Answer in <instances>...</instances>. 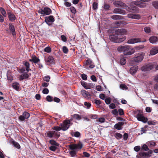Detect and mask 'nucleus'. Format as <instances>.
Listing matches in <instances>:
<instances>
[{"mask_svg": "<svg viewBox=\"0 0 158 158\" xmlns=\"http://www.w3.org/2000/svg\"><path fill=\"white\" fill-rule=\"evenodd\" d=\"M124 124V123L122 122H120L116 124L114 126V127L116 129L118 130H121L123 128L122 126Z\"/></svg>", "mask_w": 158, "mask_h": 158, "instance_id": "f3484780", "label": "nucleus"}, {"mask_svg": "<svg viewBox=\"0 0 158 158\" xmlns=\"http://www.w3.org/2000/svg\"><path fill=\"white\" fill-rule=\"evenodd\" d=\"M29 77V75L27 73H25L24 74H21L19 77V80L20 81L22 80L28 78Z\"/></svg>", "mask_w": 158, "mask_h": 158, "instance_id": "bb28decb", "label": "nucleus"}, {"mask_svg": "<svg viewBox=\"0 0 158 158\" xmlns=\"http://www.w3.org/2000/svg\"><path fill=\"white\" fill-rule=\"evenodd\" d=\"M117 50L120 52H123L124 55H131L134 52V49L128 45H124L119 46Z\"/></svg>", "mask_w": 158, "mask_h": 158, "instance_id": "f03ea898", "label": "nucleus"}, {"mask_svg": "<svg viewBox=\"0 0 158 158\" xmlns=\"http://www.w3.org/2000/svg\"><path fill=\"white\" fill-rule=\"evenodd\" d=\"M50 143L52 145H54L56 146L58 145V144L54 140H50Z\"/></svg>", "mask_w": 158, "mask_h": 158, "instance_id": "09e8293b", "label": "nucleus"}, {"mask_svg": "<svg viewBox=\"0 0 158 158\" xmlns=\"http://www.w3.org/2000/svg\"><path fill=\"white\" fill-rule=\"evenodd\" d=\"M70 121L69 120L64 121L63 124L61 126L62 130L63 131L67 130L69 127Z\"/></svg>", "mask_w": 158, "mask_h": 158, "instance_id": "6e6552de", "label": "nucleus"}, {"mask_svg": "<svg viewBox=\"0 0 158 158\" xmlns=\"http://www.w3.org/2000/svg\"><path fill=\"white\" fill-rule=\"evenodd\" d=\"M12 143L14 145L15 147L16 148L18 149H19L20 148V146L18 142L15 141H12Z\"/></svg>", "mask_w": 158, "mask_h": 158, "instance_id": "c9c22d12", "label": "nucleus"}, {"mask_svg": "<svg viewBox=\"0 0 158 158\" xmlns=\"http://www.w3.org/2000/svg\"><path fill=\"white\" fill-rule=\"evenodd\" d=\"M94 102L98 105H100L101 103V102L100 100L97 99L94 100Z\"/></svg>", "mask_w": 158, "mask_h": 158, "instance_id": "864d4df0", "label": "nucleus"}, {"mask_svg": "<svg viewBox=\"0 0 158 158\" xmlns=\"http://www.w3.org/2000/svg\"><path fill=\"white\" fill-rule=\"evenodd\" d=\"M111 98H110L109 97L105 99V102L106 104H109L111 102Z\"/></svg>", "mask_w": 158, "mask_h": 158, "instance_id": "49530a36", "label": "nucleus"}, {"mask_svg": "<svg viewBox=\"0 0 158 158\" xmlns=\"http://www.w3.org/2000/svg\"><path fill=\"white\" fill-rule=\"evenodd\" d=\"M44 51L47 53H50L51 51V48L50 47H47L45 48Z\"/></svg>", "mask_w": 158, "mask_h": 158, "instance_id": "de8ad7c7", "label": "nucleus"}, {"mask_svg": "<svg viewBox=\"0 0 158 158\" xmlns=\"http://www.w3.org/2000/svg\"><path fill=\"white\" fill-rule=\"evenodd\" d=\"M142 150L145 151H148L147 152H140L139 155L141 157H145L149 158L151 157L152 154L153 153V151L151 150H149V148L148 146L146 144H143L142 146V148L141 149V151H142Z\"/></svg>", "mask_w": 158, "mask_h": 158, "instance_id": "7ed1b4c3", "label": "nucleus"}, {"mask_svg": "<svg viewBox=\"0 0 158 158\" xmlns=\"http://www.w3.org/2000/svg\"><path fill=\"white\" fill-rule=\"evenodd\" d=\"M46 61L50 64H54L55 61L54 58L52 56H49L47 59Z\"/></svg>", "mask_w": 158, "mask_h": 158, "instance_id": "412c9836", "label": "nucleus"}, {"mask_svg": "<svg viewBox=\"0 0 158 158\" xmlns=\"http://www.w3.org/2000/svg\"><path fill=\"white\" fill-rule=\"evenodd\" d=\"M120 63L121 65H124L126 63V60L125 57H121Z\"/></svg>", "mask_w": 158, "mask_h": 158, "instance_id": "f704fd0d", "label": "nucleus"}, {"mask_svg": "<svg viewBox=\"0 0 158 158\" xmlns=\"http://www.w3.org/2000/svg\"><path fill=\"white\" fill-rule=\"evenodd\" d=\"M49 90L47 88H45L43 89L42 93L44 94H47L49 93Z\"/></svg>", "mask_w": 158, "mask_h": 158, "instance_id": "680f3d73", "label": "nucleus"}, {"mask_svg": "<svg viewBox=\"0 0 158 158\" xmlns=\"http://www.w3.org/2000/svg\"><path fill=\"white\" fill-rule=\"evenodd\" d=\"M81 77L84 80H86L87 79V76L85 74H82L81 75Z\"/></svg>", "mask_w": 158, "mask_h": 158, "instance_id": "6e6d98bb", "label": "nucleus"}, {"mask_svg": "<svg viewBox=\"0 0 158 158\" xmlns=\"http://www.w3.org/2000/svg\"><path fill=\"white\" fill-rule=\"evenodd\" d=\"M111 18L113 19H122L123 18V17L121 15H114L111 16Z\"/></svg>", "mask_w": 158, "mask_h": 158, "instance_id": "a878e982", "label": "nucleus"}, {"mask_svg": "<svg viewBox=\"0 0 158 158\" xmlns=\"http://www.w3.org/2000/svg\"><path fill=\"white\" fill-rule=\"evenodd\" d=\"M118 112L119 115H124V111L123 109L121 108L119 109L118 110Z\"/></svg>", "mask_w": 158, "mask_h": 158, "instance_id": "603ef678", "label": "nucleus"}, {"mask_svg": "<svg viewBox=\"0 0 158 158\" xmlns=\"http://www.w3.org/2000/svg\"><path fill=\"white\" fill-rule=\"evenodd\" d=\"M147 123L149 125H155L156 123V122H155L151 120L148 121Z\"/></svg>", "mask_w": 158, "mask_h": 158, "instance_id": "e2e57ef3", "label": "nucleus"}, {"mask_svg": "<svg viewBox=\"0 0 158 158\" xmlns=\"http://www.w3.org/2000/svg\"><path fill=\"white\" fill-rule=\"evenodd\" d=\"M33 62L35 64H37L40 61V59L35 55L32 56Z\"/></svg>", "mask_w": 158, "mask_h": 158, "instance_id": "c85d7f7f", "label": "nucleus"}, {"mask_svg": "<svg viewBox=\"0 0 158 158\" xmlns=\"http://www.w3.org/2000/svg\"><path fill=\"white\" fill-rule=\"evenodd\" d=\"M98 3L96 2H94L93 4V8L94 10H96L98 8Z\"/></svg>", "mask_w": 158, "mask_h": 158, "instance_id": "3c124183", "label": "nucleus"}, {"mask_svg": "<svg viewBox=\"0 0 158 158\" xmlns=\"http://www.w3.org/2000/svg\"><path fill=\"white\" fill-rule=\"evenodd\" d=\"M153 5L156 9H158V1L154 2Z\"/></svg>", "mask_w": 158, "mask_h": 158, "instance_id": "bf43d9fd", "label": "nucleus"}, {"mask_svg": "<svg viewBox=\"0 0 158 158\" xmlns=\"http://www.w3.org/2000/svg\"><path fill=\"white\" fill-rule=\"evenodd\" d=\"M91 79L94 82H96L97 80V79L96 78V77L94 75L91 76Z\"/></svg>", "mask_w": 158, "mask_h": 158, "instance_id": "0e129e2a", "label": "nucleus"}, {"mask_svg": "<svg viewBox=\"0 0 158 158\" xmlns=\"http://www.w3.org/2000/svg\"><path fill=\"white\" fill-rule=\"evenodd\" d=\"M158 53V47H155L152 48L150 51V54L151 55H154Z\"/></svg>", "mask_w": 158, "mask_h": 158, "instance_id": "4be33fe9", "label": "nucleus"}, {"mask_svg": "<svg viewBox=\"0 0 158 158\" xmlns=\"http://www.w3.org/2000/svg\"><path fill=\"white\" fill-rule=\"evenodd\" d=\"M81 93L82 95L85 98H89V96H90V95L89 93L86 91L84 90H81Z\"/></svg>", "mask_w": 158, "mask_h": 158, "instance_id": "5701e85b", "label": "nucleus"}, {"mask_svg": "<svg viewBox=\"0 0 158 158\" xmlns=\"http://www.w3.org/2000/svg\"><path fill=\"white\" fill-rule=\"evenodd\" d=\"M89 117L91 118L95 119H96L97 118L98 116L97 115L91 114L89 115Z\"/></svg>", "mask_w": 158, "mask_h": 158, "instance_id": "338daca9", "label": "nucleus"}, {"mask_svg": "<svg viewBox=\"0 0 158 158\" xmlns=\"http://www.w3.org/2000/svg\"><path fill=\"white\" fill-rule=\"evenodd\" d=\"M115 136L116 139H118L121 138L123 137V135L121 134L118 132L115 133Z\"/></svg>", "mask_w": 158, "mask_h": 158, "instance_id": "4c0bfd02", "label": "nucleus"}, {"mask_svg": "<svg viewBox=\"0 0 158 158\" xmlns=\"http://www.w3.org/2000/svg\"><path fill=\"white\" fill-rule=\"evenodd\" d=\"M76 152L75 150H72L69 152V154L72 157H74L76 154Z\"/></svg>", "mask_w": 158, "mask_h": 158, "instance_id": "ea45409f", "label": "nucleus"}, {"mask_svg": "<svg viewBox=\"0 0 158 158\" xmlns=\"http://www.w3.org/2000/svg\"><path fill=\"white\" fill-rule=\"evenodd\" d=\"M127 31L125 29H118L115 31L114 33L109 36V39L112 42L119 43L123 42L126 39L124 35L127 34Z\"/></svg>", "mask_w": 158, "mask_h": 158, "instance_id": "f257e3e1", "label": "nucleus"}, {"mask_svg": "<svg viewBox=\"0 0 158 158\" xmlns=\"http://www.w3.org/2000/svg\"><path fill=\"white\" fill-rule=\"evenodd\" d=\"M84 105L88 108H89L91 106V104L90 103L87 102H84Z\"/></svg>", "mask_w": 158, "mask_h": 158, "instance_id": "13d9d810", "label": "nucleus"}, {"mask_svg": "<svg viewBox=\"0 0 158 158\" xmlns=\"http://www.w3.org/2000/svg\"><path fill=\"white\" fill-rule=\"evenodd\" d=\"M30 116V114L29 113L25 111L23 114L22 115H20L19 117V119L21 121H23L25 119H28Z\"/></svg>", "mask_w": 158, "mask_h": 158, "instance_id": "9b49d317", "label": "nucleus"}, {"mask_svg": "<svg viewBox=\"0 0 158 158\" xmlns=\"http://www.w3.org/2000/svg\"><path fill=\"white\" fill-rule=\"evenodd\" d=\"M69 147L71 150H75L76 151H78L82 148L83 147V144L80 141H79L77 144H70L69 145Z\"/></svg>", "mask_w": 158, "mask_h": 158, "instance_id": "20e7f679", "label": "nucleus"}, {"mask_svg": "<svg viewBox=\"0 0 158 158\" xmlns=\"http://www.w3.org/2000/svg\"><path fill=\"white\" fill-rule=\"evenodd\" d=\"M148 145L149 147H154L156 145V143L153 141H150L148 143Z\"/></svg>", "mask_w": 158, "mask_h": 158, "instance_id": "c03bdc74", "label": "nucleus"}, {"mask_svg": "<svg viewBox=\"0 0 158 158\" xmlns=\"http://www.w3.org/2000/svg\"><path fill=\"white\" fill-rule=\"evenodd\" d=\"M81 156L83 157H89L90 156V154L88 152H84Z\"/></svg>", "mask_w": 158, "mask_h": 158, "instance_id": "a18cd8bd", "label": "nucleus"}, {"mask_svg": "<svg viewBox=\"0 0 158 158\" xmlns=\"http://www.w3.org/2000/svg\"><path fill=\"white\" fill-rule=\"evenodd\" d=\"M63 52L64 53L67 54L69 52V50L67 48L66 46H63L62 48Z\"/></svg>", "mask_w": 158, "mask_h": 158, "instance_id": "37998d69", "label": "nucleus"}, {"mask_svg": "<svg viewBox=\"0 0 158 158\" xmlns=\"http://www.w3.org/2000/svg\"><path fill=\"white\" fill-rule=\"evenodd\" d=\"M149 40L151 43L154 44L158 41V39L155 36H152L149 38Z\"/></svg>", "mask_w": 158, "mask_h": 158, "instance_id": "b1692460", "label": "nucleus"}, {"mask_svg": "<svg viewBox=\"0 0 158 158\" xmlns=\"http://www.w3.org/2000/svg\"><path fill=\"white\" fill-rule=\"evenodd\" d=\"M141 41L139 38H132L128 40L127 43L130 44H133L138 42H141Z\"/></svg>", "mask_w": 158, "mask_h": 158, "instance_id": "dca6fc26", "label": "nucleus"}, {"mask_svg": "<svg viewBox=\"0 0 158 158\" xmlns=\"http://www.w3.org/2000/svg\"><path fill=\"white\" fill-rule=\"evenodd\" d=\"M0 11L4 17H6L7 14L6 12L3 8L2 7H0Z\"/></svg>", "mask_w": 158, "mask_h": 158, "instance_id": "7c9ffc66", "label": "nucleus"}, {"mask_svg": "<svg viewBox=\"0 0 158 158\" xmlns=\"http://www.w3.org/2000/svg\"><path fill=\"white\" fill-rule=\"evenodd\" d=\"M136 117L139 121L143 122L144 123H146L148 121L147 118L143 116L142 114L139 113L137 114Z\"/></svg>", "mask_w": 158, "mask_h": 158, "instance_id": "f8f14e48", "label": "nucleus"}, {"mask_svg": "<svg viewBox=\"0 0 158 158\" xmlns=\"http://www.w3.org/2000/svg\"><path fill=\"white\" fill-rule=\"evenodd\" d=\"M144 31L147 33H149L151 31L150 28L149 27H146L144 28Z\"/></svg>", "mask_w": 158, "mask_h": 158, "instance_id": "e433bc0d", "label": "nucleus"}, {"mask_svg": "<svg viewBox=\"0 0 158 158\" xmlns=\"http://www.w3.org/2000/svg\"><path fill=\"white\" fill-rule=\"evenodd\" d=\"M47 136L49 138L54 137L58 139L60 136V132L55 131H49L47 133Z\"/></svg>", "mask_w": 158, "mask_h": 158, "instance_id": "423d86ee", "label": "nucleus"}, {"mask_svg": "<svg viewBox=\"0 0 158 158\" xmlns=\"http://www.w3.org/2000/svg\"><path fill=\"white\" fill-rule=\"evenodd\" d=\"M97 121H98L100 123H103L105 122V119L104 118L101 117L97 120Z\"/></svg>", "mask_w": 158, "mask_h": 158, "instance_id": "5fc2aeb1", "label": "nucleus"}, {"mask_svg": "<svg viewBox=\"0 0 158 158\" xmlns=\"http://www.w3.org/2000/svg\"><path fill=\"white\" fill-rule=\"evenodd\" d=\"M71 135L72 136H74L76 137H79L81 136V134L78 131H76L74 132H72Z\"/></svg>", "mask_w": 158, "mask_h": 158, "instance_id": "c756f323", "label": "nucleus"}, {"mask_svg": "<svg viewBox=\"0 0 158 158\" xmlns=\"http://www.w3.org/2000/svg\"><path fill=\"white\" fill-rule=\"evenodd\" d=\"M134 3L135 5L140 7L144 8L146 6L145 3L141 2H140L135 1L134 2Z\"/></svg>", "mask_w": 158, "mask_h": 158, "instance_id": "393cba45", "label": "nucleus"}, {"mask_svg": "<svg viewBox=\"0 0 158 158\" xmlns=\"http://www.w3.org/2000/svg\"><path fill=\"white\" fill-rule=\"evenodd\" d=\"M153 68V66L151 64H148L144 65L141 68V70L142 71H147L152 69Z\"/></svg>", "mask_w": 158, "mask_h": 158, "instance_id": "4468645a", "label": "nucleus"}, {"mask_svg": "<svg viewBox=\"0 0 158 158\" xmlns=\"http://www.w3.org/2000/svg\"><path fill=\"white\" fill-rule=\"evenodd\" d=\"M144 57V55L142 53H139L135 54L133 58V61L136 63H139L141 62Z\"/></svg>", "mask_w": 158, "mask_h": 158, "instance_id": "0eeeda50", "label": "nucleus"}, {"mask_svg": "<svg viewBox=\"0 0 158 158\" xmlns=\"http://www.w3.org/2000/svg\"><path fill=\"white\" fill-rule=\"evenodd\" d=\"M140 149V147L139 146H136L134 148V150L136 152L139 151Z\"/></svg>", "mask_w": 158, "mask_h": 158, "instance_id": "052dcab7", "label": "nucleus"}, {"mask_svg": "<svg viewBox=\"0 0 158 158\" xmlns=\"http://www.w3.org/2000/svg\"><path fill=\"white\" fill-rule=\"evenodd\" d=\"M81 84L85 89H89V84L88 83L82 81H81Z\"/></svg>", "mask_w": 158, "mask_h": 158, "instance_id": "2f4dec72", "label": "nucleus"}, {"mask_svg": "<svg viewBox=\"0 0 158 158\" xmlns=\"http://www.w3.org/2000/svg\"><path fill=\"white\" fill-rule=\"evenodd\" d=\"M73 118L77 120H80L81 119V116L79 114H74L73 115Z\"/></svg>", "mask_w": 158, "mask_h": 158, "instance_id": "58836bf2", "label": "nucleus"}, {"mask_svg": "<svg viewBox=\"0 0 158 158\" xmlns=\"http://www.w3.org/2000/svg\"><path fill=\"white\" fill-rule=\"evenodd\" d=\"M85 63L86 64V68L87 69L90 68L93 69L95 67V65L94 64V63L92 61V60L89 59L85 61Z\"/></svg>", "mask_w": 158, "mask_h": 158, "instance_id": "9d476101", "label": "nucleus"}, {"mask_svg": "<svg viewBox=\"0 0 158 158\" xmlns=\"http://www.w3.org/2000/svg\"><path fill=\"white\" fill-rule=\"evenodd\" d=\"M46 100L49 102H51L53 101V98L50 95H48L46 97Z\"/></svg>", "mask_w": 158, "mask_h": 158, "instance_id": "79ce46f5", "label": "nucleus"}, {"mask_svg": "<svg viewBox=\"0 0 158 158\" xmlns=\"http://www.w3.org/2000/svg\"><path fill=\"white\" fill-rule=\"evenodd\" d=\"M51 10L48 7H44L43 9H40L38 10L39 13L43 15H48L52 13Z\"/></svg>", "mask_w": 158, "mask_h": 158, "instance_id": "39448f33", "label": "nucleus"}, {"mask_svg": "<svg viewBox=\"0 0 158 158\" xmlns=\"http://www.w3.org/2000/svg\"><path fill=\"white\" fill-rule=\"evenodd\" d=\"M128 16L129 18L132 19H139L140 18V16L139 15H135L133 14H128Z\"/></svg>", "mask_w": 158, "mask_h": 158, "instance_id": "72a5a7b5", "label": "nucleus"}, {"mask_svg": "<svg viewBox=\"0 0 158 158\" xmlns=\"http://www.w3.org/2000/svg\"><path fill=\"white\" fill-rule=\"evenodd\" d=\"M138 66L135 65L131 67L130 70V72L132 75L135 74L137 72L138 69Z\"/></svg>", "mask_w": 158, "mask_h": 158, "instance_id": "6ab92c4d", "label": "nucleus"}, {"mask_svg": "<svg viewBox=\"0 0 158 158\" xmlns=\"http://www.w3.org/2000/svg\"><path fill=\"white\" fill-rule=\"evenodd\" d=\"M54 21L55 19L52 15H50L45 18V22L48 25H51V23L53 22Z\"/></svg>", "mask_w": 158, "mask_h": 158, "instance_id": "1a4fd4ad", "label": "nucleus"}, {"mask_svg": "<svg viewBox=\"0 0 158 158\" xmlns=\"http://www.w3.org/2000/svg\"><path fill=\"white\" fill-rule=\"evenodd\" d=\"M23 64L26 67L27 73L29 71L31 70V69H30V64L27 61H23Z\"/></svg>", "mask_w": 158, "mask_h": 158, "instance_id": "cd10ccee", "label": "nucleus"}, {"mask_svg": "<svg viewBox=\"0 0 158 158\" xmlns=\"http://www.w3.org/2000/svg\"><path fill=\"white\" fill-rule=\"evenodd\" d=\"M19 84L18 82H15L12 84V86L13 88L16 90L18 91L19 89Z\"/></svg>", "mask_w": 158, "mask_h": 158, "instance_id": "473e14b6", "label": "nucleus"}, {"mask_svg": "<svg viewBox=\"0 0 158 158\" xmlns=\"http://www.w3.org/2000/svg\"><path fill=\"white\" fill-rule=\"evenodd\" d=\"M123 139L125 140H126L128 137V134L127 133H125L123 135Z\"/></svg>", "mask_w": 158, "mask_h": 158, "instance_id": "774afa93", "label": "nucleus"}, {"mask_svg": "<svg viewBox=\"0 0 158 158\" xmlns=\"http://www.w3.org/2000/svg\"><path fill=\"white\" fill-rule=\"evenodd\" d=\"M128 8L129 9L128 10L132 13L138 12L139 11V9L137 7L132 5H130Z\"/></svg>", "mask_w": 158, "mask_h": 158, "instance_id": "2eb2a0df", "label": "nucleus"}, {"mask_svg": "<svg viewBox=\"0 0 158 158\" xmlns=\"http://www.w3.org/2000/svg\"><path fill=\"white\" fill-rule=\"evenodd\" d=\"M52 129L56 131H60L61 129H62L61 127H58V126H55L52 128Z\"/></svg>", "mask_w": 158, "mask_h": 158, "instance_id": "a19ab883", "label": "nucleus"}, {"mask_svg": "<svg viewBox=\"0 0 158 158\" xmlns=\"http://www.w3.org/2000/svg\"><path fill=\"white\" fill-rule=\"evenodd\" d=\"M112 113L113 114H114L115 115H118V110L117 109H114L112 110Z\"/></svg>", "mask_w": 158, "mask_h": 158, "instance_id": "69168bd1", "label": "nucleus"}, {"mask_svg": "<svg viewBox=\"0 0 158 158\" xmlns=\"http://www.w3.org/2000/svg\"><path fill=\"white\" fill-rule=\"evenodd\" d=\"M50 77L49 76H46L44 78V80L47 82H49L50 81Z\"/></svg>", "mask_w": 158, "mask_h": 158, "instance_id": "4d7b16f0", "label": "nucleus"}, {"mask_svg": "<svg viewBox=\"0 0 158 158\" xmlns=\"http://www.w3.org/2000/svg\"><path fill=\"white\" fill-rule=\"evenodd\" d=\"M9 26L10 30V32L12 33V35H16V33L15 31L14 26L12 23H10L9 24Z\"/></svg>", "mask_w": 158, "mask_h": 158, "instance_id": "aec40b11", "label": "nucleus"}, {"mask_svg": "<svg viewBox=\"0 0 158 158\" xmlns=\"http://www.w3.org/2000/svg\"><path fill=\"white\" fill-rule=\"evenodd\" d=\"M113 12L114 13L120 14L122 15H125L126 14L125 10L118 8H115L113 10Z\"/></svg>", "mask_w": 158, "mask_h": 158, "instance_id": "a211bd4d", "label": "nucleus"}, {"mask_svg": "<svg viewBox=\"0 0 158 158\" xmlns=\"http://www.w3.org/2000/svg\"><path fill=\"white\" fill-rule=\"evenodd\" d=\"M70 10L71 12L75 14L76 13V10L75 8L73 6H71L70 8Z\"/></svg>", "mask_w": 158, "mask_h": 158, "instance_id": "8fccbe9b", "label": "nucleus"}, {"mask_svg": "<svg viewBox=\"0 0 158 158\" xmlns=\"http://www.w3.org/2000/svg\"><path fill=\"white\" fill-rule=\"evenodd\" d=\"M7 14L9 20L11 22H13L16 19V17L14 14L10 11H7Z\"/></svg>", "mask_w": 158, "mask_h": 158, "instance_id": "ddd939ff", "label": "nucleus"}]
</instances>
